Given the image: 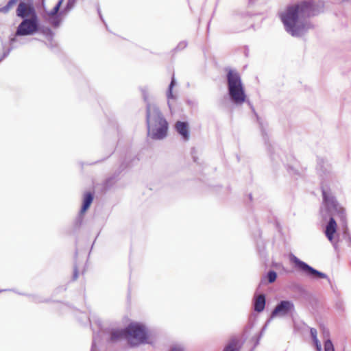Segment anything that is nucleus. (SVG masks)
<instances>
[{
	"label": "nucleus",
	"mask_w": 351,
	"mask_h": 351,
	"mask_svg": "<svg viewBox=\"0 0 351 351\" xmlns=\"http://www.w3.org/2000/svg\"><path fill=\"white\" fill-rule=\"evenodd\" d=\"M324 7L323 2L303 1L287 6L279 16L287 32L293 37H301L314 27L308 19L322 12Z\"/></svg>",
	"instance_id": "obj_1"
},
{
	"label": "nucleus",
	"mask_w": 351,
	"mask_h": 351,
	"mask_svg": "<svg viewBox=\"0 0 351 351\" xmlns=\"http://www.w3.org/2000/svg\"><path fill=\"white\" fill-rule=\"evenodd\" d=\"M321 190L323 197L322 204L324 208H320V214L324 219H326L328 217H329V221L325 230V234L328 241L336 249L337 247V241L335 239L334 234L337 232V225L332 215H337L341 220H345V210L339 205L328 186L322 183Z\"/></svg>",
	"instance_id": "obj_2"
},
{
	"label": "nucleus",
	"mask_w": 351,
	"mask_h": 351,
	"mask_svg": "<svg viewBox=\"0 0 351 351\" xmlns=\"http://www.w3.org/2000/svg\"><path fill=\"white\" fill-rule=\"evenodd\" d=\"M16 16L22 19L16 30V36H32L39 32L40 20L35 7L31 3L20 2Z\"/></svg>",
	"instance_id": "obj_3"
},
{
	"label": "nucleus",
	"mask_w": 351,
	"mask_h": 351,
	"mask_svg": "<svg viewBox=\"0 0 351 351\" xmlns=\"http://www.w3.org/2000/svg\"><path fill=\"white\" fill-rule=\"evenodd\" d=\"M147 135L153 140H162L167 136L169 124L160 108L147 103L145 116Z\"/></svg>",
	"instance_id": "obj_4"
},
{
	"label": "nucleus",
	"mask_w": 351,
	"mask_h": 351,
	"mask_svg": "<svg viewBox=\"0 0 351 351\" xmlns=\"http://www.w3.org/2000/svg\"><path fill=\"white\" fill-rule=\"evenodd\" d=\"M224 70L227 71L229 95L235 104L241 105L246 98L241 76L235 69L224 68Z\"/></svg>",
	"instance_id": "obj_5"
},
{
	"label": "nucleus",
	"mask_w": 351,
	"mask_h": 351,
	"mask_svg": "<svg viewBox=\"0 0 351 351\" xmlns=\"http://www.w3.org/2000/svg\"><path fill=\"white\" fill-rule=\"evenodd\" d=\"M125 329L127 339H136L138 343H149V334L144 324L138 322L131 323Z\"/></svg>",
	"instance_id": "obj_6"
},
{
	"label": "nucleus",
	"mask_w": 351,
	"mask_h": 351,
	"mask_svg": "<svg viewBox=\"0 0 351 351\" xmlns=\"http://www.w3.org/2000/svg\"><path fill=\"white\" fill-rule=\"evenodd\" d=\"M290 260L294 263L296 266L302 270L306 276L312 278H327L328 276L326 274L322 273L311 266L308 265L304 261L300 260L295 255L291 254L290 256Z\"/></svg>",
	"instance_id": "obj_7"
},
{
	"label": "nucleus",
	"mask_w": 351,
	"mask_h": 351,
	"mask_svg": "<svg viewBox=\"0 0 351 351\" xmlns=\"http://www.w3.org/2000/svg\"><path fill=\"white\" fill-rule=\"evenodd\" d=\"M295 311V306L293 302L289 300H282L275 307L271 314V317L276 316H287L292 314Z\"/></svg>",
	"instance_id": "obj_8"
},
{
	"label": "nucleus",
	"mask_w": 351,
	"mask_h": 351,
	"mask_svg": "<svg viewBox=\"0 0 351 351\" xmlns=\"http://www.w3.org/2000/svg\"><path fill=\"white\" fill-rule=\"evenodd\" d=\"M42 5L43 7V12L41 14L42 17L45 21H47L52 27H58L62 23V15L66 14L60 12L52 13V10L48 11L45 5V2L43 1Z\"/></svg>",
	"instance_id": "obj_9"
},
{
	"label": "nucleus",
	"mask_w": 351,
	"mask_h": 351,
	"mask_svg": "<svg viewBox=\"0 0 351 351\" xmlns=\"http://www.w3.org/2000/svg\"><path fill=\"white\" fill-rule=\"evenodd\" d=\"M104 332L109 335L108 342L114 343L127 338V330L125 328H106Z\"/></svg>",
	"instance_id": "obj_10"
},
{
	"label": "nucleus",
	"mask_w": 351,
	"mask_h": 351,
	"mask_svg": "<svg viewBox=\"0 0 351 351\" xmlns=\"http://www.w3.org/2000/svg\"><path fill=\"white\" fill-rule=\"evenodd\" d=\"M175 130L181 136L183 141L186 142L190 138V128L187 121H178L175 123Z\"/></svg>",
	"instance_id": "obj_11"
},
{
	"label": "nucleus",
	"mask_w": 351,
	"mask_h": 351,
	"mask_svg": "<svg viewBox=\"0 0 351 351\" xmlns=\"http://www.w3.org/2000/svg\"><path fill=\"white\" fill-rule=\"evenodd\" d=\"M242 343L237 337H231L224 346L223 351H241Z\"/></svg>",
	"instance_id": "obj_12"
},
{
	"label": "nucleus",
	"mask_w": 351,
	"mask_h": 351,
	"mask_svg": "<svg viewBox=\"0 0 351 351\" xmlns=\"http://www.w3.org/2000/svg\"><path fill=\"white\" fill-rule=\"evenodd\" d=\"M265 295L261 294L258 295H255L254 296V309L256 312H262L265 306Z\"/></svg>",
	"instance_id": "obj_13"
},
{
	"label": "nucleus",
	"mask_w": 351,
	"mask_h": 351,
	"mask_svg": "<svg viewBox=\"0 0 351 351\" xmlns=\"http://www.w3.org/2000/svg\"><path fill=\"white\" fill-rule=\"evenodd\" d=\"M95 322L97 324V325L98 326V332L97 334H95V332H93L90 351H98L97 343L99 342L100 339H101L100 335L99 333L101 331H102V330H103L101 319H99V318H96L95 319Z\"/></svg>",
	"instance_id": "obj_14"
},
{
	"label": "nucleus",
	"mask_w": 351,
	"mask_h": 351,
	"mask_svg": "<svg viewBox=\"0 0 351 351\" xmlns=\"http://www.w3.org/2000/svg\"><path fill=\"white\" fill-rule=\"evenodd\" d=\"M94 199V194L91 192H86L84 194L82 204L80 208L81 213H85L90 206Z\"/></svg>",
	"instance_id": "obj_15"
},
{
	"label": "nucleus",
	"mask_w": 351,
	"mask_h": 351,
	"mask_svg": "<svg viewBox=\"0 0 351 351\" xmlns=\"http://www.w3.org/2000/svg\"><path fill=\"white\" fill-rule=\"evenodd\" d=\"M176 81L175 79L174 75H173L171 82L169 84L167 91V97L168 99V106L169 108H171L169 99H173L176 98L173 94V88L176 86Z\"/></svg>",
	"instance_id": "obj_16"
},
{
	"label": "nucleus",
	"mask_w": 351,
	"mask_h": 351,
	"mask_svg": "<svg viewBox=\"0 0 351 351\" xmlns=\"http://www.w3.org/2000/svg\"><path fill=\"white\" fill-rule=\"evenodd\" d=\"M38 32H40L49 40H51L54 36V33L49 27H45L43 25H41L40 24L39 25Z\"/></svg>",
	"instance_id": "obj_17"
},
{
	"label": "nucleus",
	"mask_w": 351,
	"mask_h": 351,
	"mask_svg": "<svg viewBox=\"0 0 351 351\" xmlns=\"http://www.w3.org/2000/svg\"><path fill=\"white\" fill-rule=\"evenodd\" d=\"M85 213H81L80 210L78 215H77L75 219L73 221V230L75 232L78 231L83 223L84 217Z\"/></svg>",
	"instance_id": "obj_18"
},
{
	"label": "nucleus",
	"mask_w": 351,
	"mask_h": 351,
	"mask_svg": "<svg viewBox=\"0 0 351 351\" xmlns=\"http://www.w3.org/2000/svg\"><path fill=\"white\" fill-rule=\"evenodd\" d=\"M117 179L112 175L108 177L103 182V188L106 190L110 189L117 182Z\"/></svg>",
	"instance_id": "obj_19"
},
{
	"label": "nucleus",
	"mask_w": 351,
	"mask_h": 351,
	"mask_svg": "<svg viewBox=\"0 0 351 351\" xmlns=\"http://www.w3.org/2000/svg\"><path fill=\"white\" fill-rule=\"evenodd\" d=\"M77 0H66V3L64 7L62 9V13L66 14L71 12L75 6Z\"/></svg>",
	"instance_id": "obj_20"
},
{
	"label": "nucleus",
	"mask_w": 351,
	"mask_h": 351,
	"mask_svg": "<svg viewBox=\"0 0 351 351\" xmlns=\"http://www.w3.org/2000/svg\"><path fill=\"white\" fill-rule=\"evenodd\" d=\"M187 45L188 43L186 40H182L177 45L175 48L171 50V52L173 54H174L177 52L181 51L186 48Z\"/></svg>",
	"instance_id": "obj_21"
},
{
	"label": "nucleus",
	"mask_w": 351,
	"mask_h": 351,
	"mask_svg": "<svg viewBox=\"0 0 351 351\" xmlns=\"http://www.w3.org/2000/svg\"><path fill=\"white\" fill-rule=\"evenodd\" d=\"M128 167V165L125 161L122 162L119 165V168L112 173V176L116 178L118 180H119V176L121 173Z\"/></svg>",
	"instance_id": "obj_22"
},
{
	"label": "nucleus",
	"mask_w": 351,
	"mask_h": 351,
	"mask_svg": "<svg viewBox=\"0 0 351 351\" xmlns=\"http://www.w3.org/2000/svg\"><path fill=\"white\" fill-rule=\"evenodd\" d=\"M17 36H16L15 32L14 34L11 35L9 37V47L12 50L18 47V45H16V43H18Z\"/></svg>",
	"instance_id": "obj_23"
},
{
	"label": "nucleus",
	"mask_w": 351,
	"mask_h": 351,
	"mask_svg": "<svg viewBox=\"0 0 351 351\" xmlns=\"http://www.w3.org/2000/svg\"><path fill=\"white\" fill-rule=\"evenodd\" d=\"M27 297L30 298L32 301L35 303L48 302V300L43 299L41 296L38 295H30L28 294Z\"/></svg>",
	"instance_id": "obj_24"
},
{
	"label": "nucleus",
	"mask_w": 351,
	"mask_h": 351,
	"mask_svg": "<svg viewBox=\"0 0 351 351\" xmlns=\"http://www.w3.org/2000/svg\"><path fill=\"white\" fill-rule=\"evenodd\" d=\"M277 278V274L276 271L271 270L267 273V280L269 283L274 282Z\"/></svg>",
	"instance_id": "obj_25"
},
{
	"label": "nucleus",
	"mask_w": 351,
	"mask_h": 351,
	"mask_svg": "<svg viewBox=\"0 0 351 351\" xmlns=\"http://www.w3.org/2000/svg\"><path fill=\"white\" fill-rule=\"evenodd\" d=\"M324 350L325 351H335L333 344L330 339H327L324 342Z\"/></svg>",
	"instance_id": "obj_26"
},
{
	"label": "nucleus",
	"mask_w": 351,
	"mask_h": 351,
	"mask_svg": "<svg viewBox=\"0 0 351 351\" xmlns=\"http://www.w3.org/2000/svg\"><path fill=\"white\" fill-rule=\"evenodd\" d=\"M64 0H58L55 6L52 8V13H56L60 12V8L63 3Z\"/></svg>",
	"instance_id": "obj_27"
},
{
	"label": "nucleus",
	"mask_w": 351,
	"mask_h": 351,
	"mask_svg": "<svg viewBox=\"0 0 351 351\" xmlns=\"http://www.w3.org/2000/svg\"><path fill=\"white\" fill-rule=\"evenodd\" d=\"M78 274H79L78 267H77V264L75 263L73 265V273L72 280H77V278H78Z\"/></svg>",
	"instance_id": "obj_28"
},
{
	"label": "nucleus",
	"mask_w": 351,
	"mask_h": 351,
	"mask_svg": "<svg viewBox=\"0 0 351 351\" xmlns=\"http://www.w3.org/2000/svg\"><path fill=\"white\" fill-rule=\"evenodd\" d=\"M141 92H142L143 99L146 102V105H147V103H150L149 101V100H148V93H147V91L145 88H141Z\"/></svg>",
	"instance_id": "obj_29"
},
{
	"label": "nucleus",
	"mask_w": 351,
	"mask_h": 351,
	"mask_svg": "<svg viewBox=\"0 0 351 351\" xmlns=\"http://www.w3.org/2000/svg\"><path fill=\"white\" fill-rule=\"evenodd\" d=\"M324 161L323 159L319 158L317 161V170L322 171L324 173H325V171H324Z\"/></svg>",
	"instance_id": "obj_30"
},
{
	"label": "nucleus",
	"mask_w": 351,
	"mask_h": 351,
	"mask_svg": "<svg viewBox=\"0 0 351 351\" xmlns=\"http://www.w3.org/2000/svg\"><path fill=\"white\" fill-rule=\"evenodd\" d=\"M169 351H184V348L181 345H175L171 347Z\"/></svg>",
	"instance_id": "obj_31"
},
{
	"label": "nucleus",
	"mask_w": 351,
	"mask_h": 351,
	"mask_svg": "<svg viewBox=\"0 0 351 351\" xmlns=\"http://www.w3.org/2000/svg\"><path fill=\"white\" fill-rule=\"evenodd\" d=\"M191 156H192L193 161L197 163L198 162V158L197 156V150L195 149V147H193L191 149Z\"/></svg>",
	"instance_id": "obj_32"
},
{
	"label": "nucleus",
	"mask_w": 351,
	"mask_h": 351,
	"mask_svg": "<svg viewBox=\"0 0 351 351\" xmlns=\"http://www.w3.org/2000/svg\"><path fill=\"white\" fill-rule=\"evenodd\" d=\"M12 51V49H11L10 47H8L7 49H5V50L3 52V53H2L1 56L0 57V58H1L2 60H4L5 58H7V57L9 56V54L10 53V52H11Z\"/></svg>",
	"instance_id": "obj_33"
},
{
	"label": "nucleus",
	"mask_w": 351,
	"mask_h": 351,
	"mask_svg": "<svg viewBox=\"0 0 351 351\" xmlns=\"http://www.w3.org/2000/svg\"><path fill=\"white\" fill-rule=\"evenodd\" d=\"M97 13H98V15H99L100 19L102 21V22L105 24L106 27H107V25L105 23V21H104V19L103 18V16L101 14V10H100V8H99V5H97Z\"/></svg>",
	"instance_id": "obj_34"
},
{
	"label": "nucleus",
	"mask_w": 351,
	"mask_h": 351,
	"mask_svg": "<svg viewBox=\"0 0 351 351\" xmlns=\"http://www.w3.org/2000/svg\"><path fill=\"white\" fill-rule=\"evenodd\" d=\"M313 341L315 345L317 350L322 351V345H321L320 342L319 341V340L317 339H314Z\"/></svg>",
	"instance_id": "obj_35"
},
{
	"label": "nucleus",
	"mask_w": 351,
	"mask_h": 351,
	"mask_svg": "<svg viewBox=\"0 0 351 351\" xmlns=\"http://www.w3.org/2000/svg\"><path fill=\"white\" fill-rule=\"evenodd\" d=\"M313 341L315 345L317 350L322 351V345H321L320 342L319 341V340L317 339H314Z\"/></svg>",
	"instance_id": "obj_36"
},
{
	"label": "nucleus",
	"mask_w": 351,
	"mask_h": 351,
	"mask_svg": "<svg viewBox=\"0 0 351 351\" xmlns=\"http://www.w3.org/2000/svg\"><path fill=\"white\" fill-rule=\"evenodd\" d=\"M114 148H112V150H111L110 154H109L106 158H103V159H101V160H97V161H95V162H93L89 163L88 165H92L97 164V163H99V162H102V161L105 160L106 158H108V157H109V156H110V155L114 152Z\"/></svg>",
	"instance_id": "obj_37"
},
{
	"label": "nucleus",
	"mask_w": 351,
	"mask_h": 351,
	"mask_svg": "<svg viewBox=\"0 0 351 351\" xmlns=\"http://www.w3.org/2000/svg\"><path fill=\"white\" fill-rule=\"evenodd\" d=\"M310 332H311V336L313 339V340L314 339H317V330L315 328H311L310 330Z\"/></svg>",
	"instance_id": "obj_38"
},
{
	"label": "nucleus",
	"mask_w": 351,
	"mask_h": 351,
	"mask_svg": "<svg viewBox=\"0 0 351 351\" xmlns=\"http://www.w3.org/2000/svg\"><path fill=\"white\" fill-rule=\"evenodd\" d=\"M13 291V292H15L16 293L19 294V295H25V296H27L28 294H26V293H21L19 291H16L15 289H6L5 291Z\"/></svg>",
	"instance_id": "obj_39"
},
{
	"label": "nucleus",
	"mask_w": 351,
	"mask_h": 351,
	"mask_svg": "<svg viewBox=\"0 0 351 351\" xmlns=\"http://www.w3.org/2000/svg\"><path fill=\"white\" fill-rule=\"evenodd\" d=\"M287 171L291 173L292 171L293 173H296V172L294 171V169L291 167H288Z\"/></svg>",
	"instance_id": "obj_40"
},
{
	"label": "nucleus",
	"mask_w": 351,
	"mask_h": 351,
	"mask_svg": "<svg viewBox=\"0 0 351 351\" xmlns=\"http://www.w3.org/2000/svg\"><path fill=\"white\" fill-rule=\"evenodd\" d=\"M0 12L4 13V14H7L5 10H3V7L0 8Z\"/></svg>",
	"instance_id": "obj_41"
},
{
	"label": "nucleus",
	"mask_w": 351,
	"mask_h": 351,
	"mask_svg": "<svg viewBox=\"0 0 351 351\" xmlns=\"http://www.w3.org/2000/svg\"><path fill=\"white\" fill-rule=\"evenodd\" d=\"M6 291V289H1V290H0V293L3 292V291Z\"/></svg>",
	"instance_id": "obj_42"
},
{
	"label": "nucleus",
	"mask_w": 351,
	"mask_h": 351,
	"mask_svg": "<svg viewBox=\"0 0 351 351\" xmlns=\"http://www.w3.org/2000/svg\"><path fill=\"white\" fill-rule=\"evenodd\" d=\"M249 197H250V199H252V194H250Z\"/></svg>",
	"instance_id": "obj_43"
},
{
	"label": "nucleus",
	"mask_w": 351,
	"mask_h": 351,
	"mask_svg": "<svg viewBox=\"0 0 351 351\" xmlns=\"http://www.w3.org/2000/svg\"><path fill=\"white\" fill-rule=\"evenodd\" d=\"M187 103L190 104L191 103V101H189V100H188V101H187Z\"/></svg>",
	"instance_id": "obj_44"
},
{
	"label": "nucleus",
	"mask_w": 351,
	"mask_h": 351,
	"mask_svg": "<svg viewBox=\"0 0 351 351\" xmlns=\"http://www.w3.org/2000/svg\"><path fill=\"white\" fill-rule=\"evenodd\" d=\"M77 250H76V251H75V256H77Z\"/></svg>",
	"instance_id": "obj_45"
},
{
	"label": "nucleus",
	"mask_w": 351,
	"mask_h": 351,
	"mask_svg": "<svg viewBox=\"0 0 351 351\" xmlns=\"http://www.w3.org/2000/svg\"><path fill=\"white\" fill-rule=\"evenodd\" d=\"M263 136L265 135V133L264 131H263Z\"/></svg>",
	"instance_id": "obj_46"
},
{
	"label": "nucleus",
	"mask_w": 351,
	"mask_h": 351,
	"mask_svg": "<svg viewBox=\"0 0 351 351\" xmlns=\"http://www.w3.org/2000/svg\"><path fill=\"white\" fill-rule=\"evenodd\" d=\"M88 321H89V322H90V323H91V319H90V318H88Z\"/></svg>",
	"instance_id": "obj_47"
},
{
	"label": "nucleus",
	"mask_w": 351,
	"mask_h": 351,
	"mask_svg": "<svg viewBox=\"0 0 351 351\" xmlns=\"http://www.w3.org/2000/svg\"><path fill=\"white\" fill-rule=\"evenodd\" d=\"M2 47H3V48H4V43H2Z\"/></svg>",
	"instance_id": "obj_48"
},
{
	"label": "nucleus",
	"mask_w": 351,
	"mask_h": 351,
	"mask_svg": "<svg viewBox=\"0 0 351 351\" xmlns=\"http://www.w3.org/2000/svg\"><path fill=\"white\" fill-rule=\"evenodd\" d=\"M2 61V60L0 58V62Z\"/></svg>",
	"instance_id": "obj_49"
},
{
	"label": "nucleus",
	"mask_w": 351,
	"mask_h": 351,
	"mask_svg": "<svg viewBox=\"0 0 351 351\" xmlns=\"http://www.w3.org/2000/svg\"><path fill=\"white\" fill-rule=\"evenodd\" d=\"M252 0H250V1H251Z\"/></svg>",
	"instance_id": "obj_50"
}]
</instances>
